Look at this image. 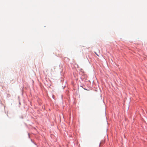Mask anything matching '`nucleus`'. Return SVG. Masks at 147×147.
<instances>
[{"mask_svg":"<svg viewBox=\"0 0 147 147\" xmlns=\"http://www.w3.org/2000/svg\"><path fill=\"white\" fill-rule=\"evenodd\" d=\"M94 53L96 55H97L98 56H99L98 55L96 52H95Z\"/></svg>","mask_w":147,"mask_h":147,"instance_id":"f257e3e1","label":"nucleus"}]
</instances>
